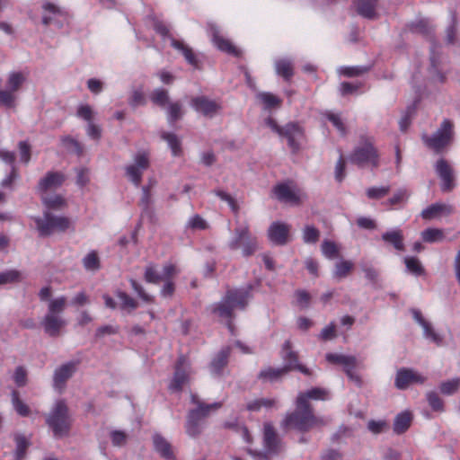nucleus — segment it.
Instances as JSON below:
<instances>
[{
    "label": "nucleus",
    "instance_id": "f257e3e1",
    "mask_svg": "<svg viewBox=\"0 0 460 460\" xmlns=\"http://www.w3.org/2000/svg\"><path fill=\"white\" fill-rule=\"evenodd\" d=\"M316 400V389L300 394L296 399V409L287 413L281 421V427L286 429L308 430L314 420V403Z\"/></svg>",
    "mask_w": 460,
    "mask_h": 460
},
{
    "label": "nucleus",
    "instance_id": "f03ea898",
    "mask_svg": "<svg viewBox=\"0 0 460 460\" xmlns=\"http://www.w3.org/2000/svg\"><path fill=\"white\" fill-rule=\"evenodd\" d=\"M248 288L229 291L226 297L212 306V312L221 320H228L236 309H243L250 300Z\"/></svg>",
    "mask_w": 460,
    "mask_h": 460
},
{
    "label": "nucleus",
    "instance_id": "7ed1b4c3",
    "mask_svg": "<svg viewBox=\"0 0 460 460\" xmlns=\"http://www.w3.org/2000/svg\"><path fill=\"white\" fill-rule=\"evenodd\" d=\"M191 401L196 404V408L190 411L187 422L185 425L186 433L191 438L198 437L203 429V420L209 414L220 407V403L204 404L196 395H191Z\"/></svg>",
    "mask_w": 460,
    "mask_h": 460
},
{
    "label": "nucleus",
    "instance_id": "20e7f679",
    "mask_svg": "<svg viewBox=\"0 0 460 460\" xmlns=\"http://www.w3.org/2000/svg\"><path fill=\"white\" fill-rule=\"evenodd\" d=\"M360 146H357L349 156V161L358 167L371 166L376 168L379 165V154L374 146L372 137L360 136Z\"/></svg>",
    "mask_w": 460,
    "mask_h": 460
},
{
    "label": "nucleus",
    "instance_id": "39448f33",
    "mask_svg": "<svg viewBox=\"0 0 460 460\" xmlns=\"http://www.w3.org/2000/svg\"><path fill=\"white\" fill-rule=\"evenodd\" d=\"M28 78L23 71H13L7 75L5 89L0 90V105L14 108L18 101V92L22 90Z\"/></svg>",
    "mask_w": 460,
    "mask_h": 460
},
{
    "label": "nucleus",
    "instance_id": "423d86ee",
    "mask_svg": "<svg viewBox=\"0 0 460 460\" xmlns=\"http://www.w3.org/2000/svg\"><path fill=\"white\" fill-rule=\"evenodd\" d=\"M33 221L41 236H49L55 232L64 233L74 227L73 222L69 217L53 216L49 212H45L41 217H34Z\"/></svg>",
    "mask_w": 460,
    "mask_h": 460
},
{
    "label": "nucleus",
    "instance_id": "0eeeda50",
    "mask_svg": "<svg viewBox=\"0 0 460 460\" xmlns=\"http://www.w3.org/2000/svg\"><path fill=\"white\" fill-rule=\"evenodd\" d=\"M454 125L448 119H445L439 128L431 136L423 135L422 141L425 146L436 154H441L451 144L454 135Z\"/></svg>",
    "mask_w": 460,
    "mask_h": 460
},
{
    "label": "nucleus",
    "instance_id": "6e6552de",
    "mask_svg": "<svg viewBox=\"0 0 460 460\" xmlns=\"http://www.w3.org/2000/svg\"><path fill=\"white\" fill-rule=\"evenodd\" d=\"M282 357L286 362V366L284 367L265 368L261 372L260 376L267 381H274L291 369H297L305 375L309 374V371L305 367L298 364L296 355L291 350L289 342L285 343L282 349Z\"/></svg>",
    "mask_w": 460,
    "mask_h": 460
},
{
    "label": "nucleus",
    "instance_id": "1a4fd4ad",
    "mask_svg": "<svg viewBox=\"0 0 460 460\" xmlns=\"http://www.w3.org/2000/svg\"><path fill=\"white\" fill-rule=\"evenodd\" d=\"M46 422L52 429L55 437H63L67 434L71 420L66 403L57 402L46 417Z\"/></svg>",
    "mask_w": 460,
    "mask_h": 460
},
{
    "label": "nucleus",
    "instance_id": "9d476101",
    "mask_svg": "<svg viewBox=\"0 0 460 460\" xmlns=\"http://www.w3.org/2000/svg\"><path fill=\"white\" fill-rule=\"evenodd\" d=\"M150 164V154L146 150L138 151L133 157L132 164L126 166V175L135 185H139L143 172Z\"/></svg>",
    "mask_w": 460,
    "mask_h": 460
},
{
    "label": "nucleus",
    "instance_id": "9b49d317",
    "mask_svg": "<svg viewBox=\"0 0 460 460\" xmlns=\"http://www.w3.org/2000/svg\"><path fill=\"white\" fill-rule=\"evenodd\" d=\"M326 361L334 366H341L347 376L358 385H361V378L355 373L357 358L355 356L338 353H328L325 356Z\"/></svg>",
    "mask_w": 460,
    "mask_h": 460
},
{
    "label": "nucleus",
    "instance_id": "f8f14e48",
    "mask_svg": "<svg viewBox=\"0 0 460 460\" xmlns=\"http://www.w3.org/2000/svg\"><path fill=\"white\" fill-rule=\"evenodd\" d=\"M229 245L234 250L242 248V252L244 256L252 254L258 249L257 242L249 238V229L246 225L236 228L235 236Z\"/></svg>",
    "mask_w": 460,
    "mask_h": 460
},
{
    "label": "nucleus",
    "instance_id": "ddd939ff",
    "mask_svg": "<svg viewBox=\"0 0 460 460\" xmlns=\"http://www.w3.org/2000/svg\"><path fill=\"white\" fill-rule=\"evenodd\" d=\"M42 22L45 25L56 24L62 27L64 21L66 19V11L55 3L46 1L42 4Z\"/></svg>",
    "mask_w": 460,
    "mask_h": 460
},
{
    "label": "nucleus",
    "instance_id": "4468645a",
    "mask_svg": "<svg viewBox=\"0 0 460 460\" xmlns=\"http://www.w3.org/2000/svg\"><path fill=\"white\" fill-rule=\"evenodd\" d=\"M190 106L195 111L208 118H213L217 115L222 108L218 101L204 95L192 98Z\"/></svg>",
    "mask_w": 460,
    "mask_h": 460
},
{
    "label": "nucleus",
    "instance_id": "2eb2a0df",
    "mask_svg": "<svg viewBox=\"0 0 460 460\" xmlns=\"http://www.w3.org/2000/svg\"><path fill=\"white\" fill-rule=\"evenodd\" d=\"M275 197L285 203L296 205L301 202L305 194L295 186L288 183H281L274 188Z\"/></svg>",
    "mask_w": 460,
    "mask_h": 460
},
{
    "label": "nucleus",
    "instance_id": "dca6fc26",
    "mask_svg": "<svg viewBox=\"0 0 460 460\" xmlns=\"http://www.w3.org/2000/svg\"><path fill=\"white\" fill-rule=\"evenodd\" d=\"M269 240L276 245H285L292 240L291 227L282 222H273L268 229Z\"/></svg>",
    "mask_w": 460,
    "mask_h": 460
},
{
    "label": "nucleus",
    "instance_id": "f3484780",
    "mask_svg": "<svg viewBox=\"0 0 460 460\" xmlns=\"http://www.w3.org/2000/svg\"><path fill=\"white\" fill-rule=\"evenodd\" d=\"M435 171L441 179V190L444 192L451 191L455 184V177L453 173V168L451 167L448 161L444 158H440L435 164Z\"/></svg>",
    "mask_w": 460,
    "mask_h": 460
},
{
    "label": "nucleus",
    "instance_id": "a211bd4d",
    "mask_svg": "<svg viewBox=\"0 0 460 460\" xmlns=\"http://www.w3.org/2000/svg\"><path fill=\"white\" fill-rule=\"evenodd\" d=\"M426 378L410 368H401L397 371L394 385L400 390L407 389L412 384H423Z\"/></svg>",
    "mask_w": 460,
    "mask_h": 460
},
{
    "label": "nucleus",
    "instance_id": "6ab92c4d",
    "mask_svg": "<svg viewBox=\"0 0 460 460\" xmlns=\"http://www.w3.org/2000/svg\"><path fill=\"white\" fill-rule=\"evenodd\" d=\"M41 325L49 336L58 337L66 326V320L61 314H45Z\"/></svg>",
    "mask_w": 460,
    "mask_h": 460
},
{
    "label": "nucleus",
    "instance_id": "aec40b11",
    "mask_svg": "<svg viewBox=\"0 0 460 460\" xmlns=\"http://www.w3.org/2000/svg\"><path fill=\"white\" fill-rule=\"evenodd\" d=\"M281 137L287 138L288 144L293 151L298 150L305 142V136L302 128L295 124L286 125Z\"/></svg>",
    "mask_w": 460,
    "mask_h": 460
},
{
    "label": "nucleus",
    "instance_id": "412c9836",
    "mask_svg": "<svg viewBox=\"0 0 460 460\" xmlns=\"http://www.w3.org/2000/svg\"><path fill=\"white\" fill-rule=\"evenodd\" d=\"M177 274L175 266L167 264L163 270H157L154 266H148L146 269L145 279L150 283H158L161 280L171 279Z\"/></svg>",
    "mask_w": 460,
    "mask_h": 460
},
{
    "label": "nucleus",
    "instance_id": "4be33fe9",
    "mask_svg": "<svg viewBox=\"0 0 460 460\" xmlns=\"http://www.w3.org/2000/svg\"><path fill=\"white\" fill-rule=\"evenodd\" d=\"M411 314L413 319L422 327L425 338L440 346L443 338L434 331L432 325L423 317L421 312L418 309H411Z\"/></svg>",
    "mask_w": 460,
    "mask_h": 460
},
{
    "label": "nucleus",
    "instance_id": "5701e85b",
    "mask_svg": "<svg viewBox=\"0 0 460 460\" xmlns=\"http://www.w3.org/2000/svg\"><path fill=\"white\" fill-rule=\"evenodd\" d=\"M64 181L65 176L63 173L49 172L40 181L38 188L41 193H47L60 187Z\"/></svg>",
    "mask_w": 460,
    "mask_h": 460
},
{
    "label": "nucleus",
    "instance_id": "b1692460",
    "mask_svg": "<svg viewBox=\"0 0 460 460\" xmlns=\"http://www.w3.org/2000/svg\"><path fill=\"white\" fill-rule=\"evenodd\" d=\"M76 366L73 362L66 363L58 367L54 374V385L61 388L64 384L74 375Z\"/></svg>",
    "mask_w": 460,
    "mask_h": 460
},
{
    "label": "nucleus",
    "instance_id": "393cba45",
    "mask_svg": "<svg viewBox=\"0 0 460 460\" xmlns=\"http://www.w3.org/2000/svg\"><path fill=\"white\" fill-rule=\"evenodd\" d=\"M357 12L359 15L367 19H376L377 17L376 8L377 0H353Z\"/></svg>",
    "mask_w": 460,
    "mask_h": 460
},
{
    "label": "nucleus",
    "instance_id": "a878e982",
    "mask_svg": "<svg viewBox=\"0 0 460 460\" xmlns=\"http://www.w3.org/2000/svg\"><path fill=\"white\" fill-rule=\"evenodd\" d=\"M264 449L267 455L275 453L278 450L279 439L276 432L270 423L264 425L263 429Z\"/></svg>",
    "mask_w": 460,
    "mask_h": 460
},
{
    "label": "nucleus",
    "instance_id": "bb28decb",
    "mask_svg": "<svg viewBox=\"0 0 460 460\" xmlns=\"http://www.w3.org/2000/svg\"><path fill=\"white\" fill-rule=\"evenodd\" d=\"M210 33L212 40L218 49L235 56L238 55L237 49L228 40L220 35L219 31L216 27L211 26Z\"/></svg>",
    "mask_w": 460,
    "mask_h": 460
},
{
    "label": "nucleus",
    "instance_id": "cd10ccee",
    "mask_svg": "<svg viewBox=\"0 0 460 460\" xmlns=\"http://www.w3.org/2000/svg\"><path fill=\"white\" fill-rule=\"evenodd\" d=\"M411 193L407 189L401 188L383 204L388 206L390 209L401 208L408 202Z\"/></svg>",
    "mask_w": 460,
    "mask_h": 460
},
{
    "label": "nucleus",
    "instance_id": "c85d7f7f",
    "mask_svg": "<svg viewBox=\"0 0 460 460\" xmlns=\"http://www.w3.org/2000/svg\"><path fill=\"white\" fill-rule=\"evenodd\" d=\"M171 46L178 50L185 58V60L191 66H198V58L194 54L191 48L189 47L184 41L176 39H171Z\"/></svg>",
    "mask_w": 460,
    "mask_h": 460
},
{
    "label": "nucleus",
    "instance_id": "c756f323",
    "mask_svg": "<svg viewBox=\"0 0 460 460\" xmlns=\"http://www.w3.org/2000/svg\"><path fill=\"white\" fill-rule=\"evenodd\" d=\"M452 210L451 206L442 203H435L421 211V217L425 220H431L438 217L442 213L449 215L452 213Z\"/></svg>",
    "mask_w": 460,
    "mask_h": 460
},
{
    "label": "nucleus",
    "instance_id": "7c9ffc66",
    "mask_svg": "<svg viewBox=\"0 0 460 460\" xmlns=\"http://www.w3.org/2000/svg\"><path fill=\"white\" fill-rule=\"evenodd\" d=\"M382 240L392 244L397 251H404L403 235L399 229L384 233L382 234Z\"/></svg>",
    "mask_w": 460,
    "mask_h": 460
},
{
    "label": "nucleus",
    "instance_id": "2f4dec72",
    "mask_svg": "<svg viewBox=\"0 0 460 460\" xmlns=\"http://www.w3.org/2000/svg\"><path fill=\"white\" fill-rule=\"evenodd\" d=\"M412 415L410 411H403L395 417L394 422V431L396 434L404 433L411 426Z\"/></svg>",
    "mask_w": 460,
    "mask_h": 460
},
{
    "label": "nucleus",
    "instance_id": "473e14b6",
    "mask_svg": "<svg viewBox=\"0 0 460 460\" xmlns=\"http://www.w3.org/2000/svg\"><path fill=\"white\" fill-rule=\"evenodd\" d=\"M161 137L167 143L173 156L181 155V140L178 136L173 133L163 132Z\"/></svg>",
    "mask_w": 460,
    "mask_h": 460
},
{
    "label": "nucleus",
    "instance_id": "72a5a7b5",
    "mask_svg": "<svg viewBox=\"0 0 460 460\" xmlns=\"http://www.w3.org/2000/svg\"><path fill=\"white\" fill-rule=\"evenodd\" d=\"M321 251L329 260H336L341 257V246L333 241L324 240L321 244Z\"/></svg>",
    "mask_w": 460,
    "mask_h": 460
},
{
    "label": "nucleus",
    "instance_id": "f704fd0d",
    "mask_svg": "<svg viewBox=\"0 0 460 460\" xmlns=\"http://www.w3.org/2000/svg\"><path fill=\"white\" fill-rule=\"evenodd\" d=\"M41 194L43 203L49 209L58 210L64 208L66 206V199L60 195L48 193Z\"/></svg>",
    "mask_w": 460,
    "mask_h": 460
},
{
    "label": "nucleus",
    "instance_id": "c9c22d12",
    "mask_svg": "<svg viewBox=\"0 0 460 460\" xmlns=\"http://www.w3.org/2000/svg\"><path fill=\"white\" fill-rule=\"evenodd\" d=\"M256 98L265 110L278 108L281 103V100L270 93H259Z\"/></svg>",
    "mask_w": 460,
    "mask_h": 460
},
{
    "label": "nucleus",
    "instance_id": "e433bc0d",
    "mask_svg": "<svg viewBox=\"0 0 460 460\" xmlns=\"http://www.w3.org/2000/svg\"><path fill=\"white\" fill-rule=\"evenodd\" d=\"M188 381L189 373L179 366L176 368L173 379L170 385V389L174 392L180 391L188 383Z\"/></svg>",
    "mask_w": 460,
    "mask_h": 460
},
{
    "label": "nucleus",
    "instance_id": "4c0bfd02",
    "mask_svg": "<svg viewBox=\"0 0 460 460\" xmlns=\"http://www.w3.org/2000/svg\"><path fill=\"white\" fill-rule=\"evenodd\" d=\"M155 449L164 457L172 456V448L170 443L159 434L153 437Z\"/></svg>",
    "mask_w": 460,
    "mask_h": 460
},
{
    "label": "nucleus",
    "instance_id": "58836bf2",
    "mask_svg": "<svg viewBox=\"0 0 460 460\" xmlns=\"http://www.w3.org/2000/svg\"><path fill=\"white\" fill-rule=\"evenodd\" d=\"M0 159L3 162H4L5 164L12 165V172H11L10 175H8L6 178H4L2 181V186H4V187L9 186L11 184V182L13 181V180L17 175L16 172H15V168L13 166L15 157H14L13 153L2 150V151H0Z\"/></svg>",
    "mask_w": 460,
    "mask_h": 460
},
{
    "label": "nucleus",
    "instance_id": "ea45409f",
    "mask_svg": "<svg viewBox=\"0 0 460 460\" xmlns=\"http://www.w3.org/2000/svg\"><path fill=\"white\" fill-rule=\"evenodd\" d=\"M11 397L12 404L15 411L22 417H28L31 414V409L28 404L20 398L19 392L13 390Z\"/></svg>",
    "mask_w": 460,
    "mask_h": 460
},
{
    "label": "nucleus",
    "instance_id": "a19ab883",
    "mask_svg": "<svg viewBox=\"0 0 460 460\" xmlns=\"http://www.w3.org/2000/svg\"><path fill=\"white\" fill-rule=\"evenodd\" d=\"M275 69L276 73L285 79H289L293 75V63L289 59L280 58L276 60Z\"/></svg>",
    "mask_w": 460,
    "mask_h": 460
},
{
    "label": "nucleus",
    "instance_id": "79ce46f5",
    "mask_svg": "<svg viewBox=\"0 0 460 460\" xmlns=\"http://www.w3.org/2000/svg\"><path fill=\"white\" fill-rule=\"evenodd\" d=\"M66 307V298L65 296H58L49 299L48 302V313L46 314H61Z\"/></svg>",
    "mask_w": 460,
    "mask_h": 460
},
{
    "label": "nucleus",
    "instance_id": "37998d69",
    "mask_svg": "<svg viewBox=\"0 0 460 460\" xmlns=\"http://www.w3.org/2000/svg\"><path fill=\"white\" fill-rule=\"evenodd\" d=\"M354 264L350 261H341L337 262L333 270V277L339 279H345L353 270Z\"/></svg>",
    "mask_w": 460,
    "mask_h": 460
},
{
    "label": "nucleus",
    "instance_id": "c03bdc74",
    "mask_svg": "<svg viewBox=\"0 0 460 460\" xmlns=\"http://www.w3.org/2000/svg\"><path fill=\"white\" fill-rule=\"evenodd\" d=\"M23 279L20 270L12 269L0 272V285L18 283Z\"/></svg>",
    "mask_w": 460,
    "mask_h": 460
},
{
    "label": "nucleus",
    "instance_id": "a18cd8bd",
    "mask_svg": "<svg viewBox=\"0 0 460 460\" xmlns=\"http://www.w3.org/2000/svg\"><path fill=\"white\" fill-rule=\"evenodd\" d=\"M14 441L16 445L15 458L16 460H21L23 458L26 449L31 445L30 438L22 434H15Z\"/></svg>",
    "mask_w": 460,
    "mask_h": 460
},
{
    "label": "nucleus",
    "instance_id": "49530a36",
    "mask_svg": "<svg viewBox=\"0 0 460 460\" xmlns=\"http://www.w3.org/2000/svg\"><path fill=\"white\" fill-rule=\"evenodd\" d=\"M421 238L425 243H432L444 240V231L439 228H427L421 232Z\"/></svg>",
    "mask_w": 460,
    "mask_h": 460
},
{
    "label": "nucleus",
    "instance_id": "de8ad7c7",
    "mask_svg": "<svg viewBox=\"0 0 460 460\" xmlns=\"http://www.w3.org/2000/svg\"><path fill=\"white\" fill-rule=\"evenodd\" d=\"M404 263L407 270L414 276H421L425 273L424 267L416 257H405Z\"/></svg>",
    "mask_w": 460,
    "mask_h": 460
},
{
    "label": "nucleus",
    "instance_id": "09e8293b",
    "mask_svg": "<svg viewBox=\"0 0 460 460\" xmlns=\"http://www.w3.org/2000/svg\"><path fill=\"white\" fill-rule=\"evenodd\" d=\"M323 116L332 124L341 136L344 137L347 135V128L339 113L327 111Z\"/></svg>",
    "mask_w": 460,
    "mask_h": 460
},
{
    "label": "nucleus",
    "instance_id": "8fccbe9b",
    "mask_svg": "<svg viewBox=\"0 0 460 460\" xmlns=\"http://www.w3.org/2000/svg\"><path fill=\"white\" fill-rule=\"evenodd\" d=\"M76 116L87 123H90L94 121L96 112L90 105L80 104L76 109Z\"/></svg>",
    "mask_w": 460,
    "mask_h": 460
},
{
    "label": "nucleus",
    "instance_id": "3c124183",
    "mask_svg": "<svg viewBox=\"0 0 460 460\" xmlns=\"http://www.w3.org/2000/svg\"><path fill=\"white\" fill-rule=\"evenodd\" d=\"M411 31L429 36L433 31V26L428 19H421L411 25Z\"/></svg>",
    "mask_w": 460,
    "mask_h": 460
},
{
    "label": "nucleus",
    "instance_id": "603ef678",
    "mask_svg": "<svg viewBox=\"0 0 460 460\" xmlns=\"http://www.w3.org/2000/svg\"><path fill=\"white\" fill-rule=\"evenodd\" d=\"M229 356V349L221 350L211 363V371L219 373V371L226 365Z\"/></svg>",
    "mask_w": 460,
    "mask_h": 460
},
{
    "label": "nucleus",
    "instance_id": "864d4df0",
    "mask_svg": "<svg viewBox=\"0 0 460 460\" xmlns=\"http://www.w3.org/2000/svg\"><path fill=\"white\" fill-rule=\"evenodd\" d=\"M250 411H259L261 408L270 409L277 407V402L274 399H257L248 403L247 405Z\"/></svg>",
    "mask_w": 460,
    "mask_h": 460
},
{
    "label": "nucleus",
    "instance_id": "5fc2aeb1",
    "mask_svg": "<svg viewBox=\"0 0 460 460\" xmlns=\"http://www.w3.org/2000/svg\"><path fill=\"white\" fill-rule=\"evenodd\" d=\"M12 378L18 387H23L28 381V372L24 367L19 366L13 370Z\"/></svg>",
    "mask_w": 460,
    "mask_h": 460
},
{
    "label": "nucleus",
    "instance_id": "6e6d98bb",
    "mask_svg": "<svg viewBox=\"0 0 460 460\" xmlns=\"http://www.w3.org/2000/svg\"><path fill=\"white\" fill-rule=\"evenodd\" d=\"M390 192V186L370 187L366 190L367 197L370 199H381Z\"/></svg>",
    "mask_w": 460,
    "mask_h": 460
},
{
    "label": "nucleus",
    "instance_id": "4d7b16f0",
    "mask_svg": "<svg viewBox=\"0 0 460 460\" xmlns=\"http://www.w3.org/2000/svg\"><path fill=\"white\" fill-rule=\"evenodd\" d=\"M460 386V379L459 378H454L451 380L445 381L441 383L439 388L440 392L445 395H451L454 394Z\"/></svg>",
    "mask_w": 460,
    "mask_h": 460
},
{
    "label": "nucleus",
    "instance_id": "13d9d810",
    "mask_svg": "<svg viewBox=\"0 0 460 460\" xmlns=\"http://www.w3.org/2000/svg\"><path fill=\"white\" fill-rule=\"evenodd\" d=\"M116 296L119 301L120 307L122 309L132 311L137 307L136 301L130 296H128L126 293L119 291L117 292Z\"/></svg>",
    "mask_w": 460,
    "mask_h": 460
},
{
    "label": "nucleus",
    "instance_id": "bf43d9fd",
    "mask_svg": "<svg viewBox=\"0 0 460 460\" xmlns=\"http://www.w3.org/2000/svg\"><path fill=\"white\" fill-rule=\"evenodd\" d=\"M151 101L162 107H165L168 102V93L163 89H155L150 95Z\"/></svg>",
    "mask_w": 460,
    "mask_h": 460
},
{
    "label": "nucleus",
    "instance_id": "052dcab7",
    "mask_svg": "<svg viewBox=\"0 0 460 460\" xmlns=\"http://www.w3.org/2000/svg\"><path fill=\"white\" fill-rule=\"evenodd\" d=\"M146 103V96L141 87L133 89L129 98V104L133 107L144 105Z\"/></svg>",
    "mask_w": 460,
    "mask_h": 460
},
{
    "label": "nucleus",
    "instance_id": "680f3d73",
    "mask_svg": "<svg viewBox=\"0 0 460 460\" xmlns=\"http://www.w3.org/2000/svg\"><path fill=\"white\" fill-rule=\"evenodd\" d=\"M83 264L87 270H96L100 267L99 258L96 252L88 253L83 260Z\"/></svg>",
    "mask_w": 460,
    "mask_h": 460
},
{
    "label": "nucleus",
    "instance_id": "e2e57ef3",
    "mask_svg": "<svg viewBox=\"0 0 460 460\" xmlns=\"http://www.w3.org/2000/svg\"><path fill=\"white\" fill-rule=\"evenodd\" d=\"M427 400L429 402V406L435 411H444V402L438 396V394L435 392H430L427 394Z\"/></svg>",
    "mask_w": 460,
    "mask_h": 460
},
{
    "label": "nucleus",
    "instance_id": "0e129e2a",
    "mask_svg": "<svg viewBox=\"0 0 460 460\" xmlns=\"http://www.w3.org/2000/svg\"><path fill=\"white\" fill-rule=\"evenodd\" d=\"M310 301L309 295L303 290H298L295 294L294 305L299 309H305Z\"/></svg>",
    "mask_w": 460,
    "mask_h": 460
},
{
    "label": "nucleus",
    "instance_id": "69168bd1",
    "mask_svg": "<svg viewBox=\"0 0 460 460\" xmlns=\"http://www.w3.org/2000/svg\"><path fill=\"white\" fill-rule=\"evenodd\" d=\"M167 113L169 121L172 123L181 117V106L177 102L170 103L167 109Z\"/></svg>",
    "mask_w": 460,
    "mask_h": 460
},
{
    "label": "nucleus",
    "instance_id": "338daca9",
    "mask_svg": "<svg viewBox=\"0 0 460 460\" xmlns=\"http://www.w3.org/2000/svg\"><path fill=\"white\" fill-rule=\"evenodd\" d=\"M188 227L193 230H204L208 227V223L199 215H195L189 219Z\"/></svg>",
    "mask_w": 460,
    "mask_h": 460
},
{
    "label": "nucleus",
    "instance_id": "774afa93",
    "mask_svg": "<svg viewBox=\"0 0 460 460\" xmlns=\"http://www.w3.org/2000/svg\"><path fill=\"white\" fill-rule=\"evenodd\" d=\"M111 438L113 446L122 447L127 442L128 435L121 430H112L111 432Z\"/></svg>",
    "mask_w": 460,
    "mask_h": 460
}]
</instances>
